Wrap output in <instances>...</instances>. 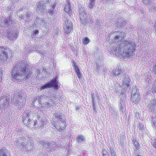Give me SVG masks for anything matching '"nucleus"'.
I'll use <instances>...</instances> for the list:
<instances>
[{
    "mask_svg": "<svg viewBox=\"0 0 156 156\" xmlns=\"http://www.w3.org/2000/svg\"><path fill=\"white\" fill-rule=\"evenodd\" d=\"M39 20V18L38 17H37L36 20V21H38V20Z\"/></svg>",
    "mask_w": 156,
    "mask_h": 156,
    "instance_id": "nucleus-64",
    "label": "nucleus"
},
{
    "mask_svg": "<svg viewBox=\"0 0 156 156\" xmlns=\"http://www.w3.org/2000/svg\"><path fill=\"white\" fill-rule=\"evenodd\" d=\"M95 0H90L89 4V7L90 8H92L95 4Z\"/></svg>",
    "mask_w": 156,
    "mask_h": 156,
    "instance_id": "nucleus-42",
    "label": "nucleus"
},
{
    "mask_svg": "<svg viewBox=\"0 0 156 156\" xmlns=\"http://www.w3.org/2000/svg\"><path fill=\"white\" fill-rule=\"evenodd\" d=\"M33 16V14L31 12H26L25 15V17L27 19L26 21L29 22L31 20Z\"/></svg>",
    "mask_w": 156,
    "mask_h": 156,
    "instance_id": "nucleus-29",
    "label": "nucleus"
},
{
    "mask_svg": "<svg viewBox=\"0 0 156 156\" xmlns=\"http://www.w3.org/2000/svg\"><path fill=\"white\" fill-rule=\"evenodd\" d=\"M38 98L41 101V104L42 103H46L47 101V99H48V98H46L45 96L44 95H40L38 96Z\"/></svg>",
    "mask_w": 156,
    "mask_h": 156,
    "instance_id": "nucleus-30",
    "label": "nucleus"
},
{
    "mask_svg": "<svg viewBox=\"0 0 156 156\" xmlns=\"http://www.w3.org/2000/svg\"><path fill=\"white\" fill-rule=\"evenodd\" d=\"M149 9L150 12L154 13L156 12V6L154 5L150 8Z\"/></svg>",
    "mask_w": 156,
    "mask_h": 156,
    "instance_id": "nucleus-39",
    "label": "nucleus"
},
{
    "mask_svg": "<svg viewBox=\"0 0 156 156\" xmlns=\"http://www.w3.org/2000/svg\"><path fill=\"white\" fill-rule=\"evenodd\" d=\"M18 34L16 32H12L9 33L8 36V38L11 40H15L17 38Z\"/></svg>",
    "mask_w": 156,
    "mask_h": 156,
    "instance_id": "nucleus-20",
    "label": "nucleus"
},
{
    "mask_svg": "<svg viewBox=\"0 0 156 156\" xmlns=\"http://www.w3.org/2000/svg\"><path fill=\"white\" fill-rule=\"evenodd\" d=\"M45 96L46 98H50V99H51V97H52V94L51 91H50L48 92V93Z\"/></svg>",
    "mask_w": 156,
    "mask_h": 156,
    "instance_id": "nucleus-46",
    "label": "nucleus"
},
{
    "mask_svg": "<svg viewBox=\"0 0 156 156\" xmlns=\"http://www.w3.org/2000/svg\"><path fill=\"white\" fill-rule=\"evenodd\" d=\"M109 149V152L111 156H117L116 153L113 147H110Z\"/></svg>",
    "mask_w": 156,
    "mask_h": 156,
    "instance_id": "nucleus-34",
    "label": "nucleus"
},
{
    "mask_svg": "<svg viewBox=\"0 0 156 156\" xmlns=\"http://www.w3.org/2000/svg\"><path fill=\"white\" fill-rule=\"evenodd\" d=\"M80 22L81 24L83 25H86L87 23H88V20H87V19L84 18H80Z\"/></svg>",
    "mask_w": 156,
    "mask_h": 156,
    "instance_id": "nucleus-36",
    "label": "nucleus"
},
{
    "mask_svg": "<svg viewBox=\"0 0 156 156\" xmlns=\"http://www.w3.org/2000/svg\"><path fill=\"white\" fill-rule=\"evenodd\" d=\"M64 24L63 26V29L65 32L67 34L69 33L72 29L73 27L72 22L69 20H67L64 21Z\"/></svg>",
    "mask_w": 156,
    "mask_h": 156,
    "instance_id": "nucleus-9",
    "label": "nucleus"
},
{
    "mask_svg": "<svg viewBox=\"0 0 156 156\" xmlns=\"http://www.w3.org/2000/svg\"><path fill=\"white\" fill-rule=\"evenodd\" d=\"M132 140V142L133 144L135 147H136V148H138L139 147V143L136 141V140L134 138H133Z\"/></svg>",
    "mask_w": 156,
    "mask_h": 156,
    "instance_id": "nucleus-37",
    "label": "nucleus"
},
{
    "mask_svg": "<svg viewBox=\"0 0 156 156\" xmlns=\"http://www.w3.org/2000/svg\"><path fill=\"white\" fill-rule=\"evenodd\" d=\"M142 2L145 5H147L150 2L151 0H142Z\"/></svg>",
    "mask_w": 156,
    "mask_h": 156,
    "instance_id": "nucleus-47",
    "label": "nucleus"
},
{
    "mask_svg": "<svg viewBox=\"0 0 156 156\" xmlns=\"http://www.w3.org/2000/svg\"><path fill=\"white\" fill-rule=\"evenodd\" d=\"M96 65L97 67L96 69L94 70V71L98 74H99L101 72V70H102V68L103 67V65L99 64L97 62H96Z\"/></svg>",
    "mask_w": 156,
    "mask_h": 156,
    "instance_id": "nucleus-26",
    "label": "nucleus"
},
{
    "mask_svg": "<svg viewBox=\"0 0 156 156\" xmlns=\"http://www.w3.org/2000/svg\"><path fill=\"white\" fill-rule=\"evenodd\" d=\"M80 72V71L79 69H78L76 70L75 71V72L76 73H78Z\"/></svg>",
    "mask_w": 156,
    "mask_h": 156,
    "instance_id": "nucleus-58",
    "label": "nucleus"
},
{
    "mask_svg": "<svg viewBox=\"0 0 156 156\" xmlns=\"http://www.w3.org/2000/svg\"><path fill=\"white\" fill-rule=\"evenodd\" d=\"M55 7L54 5H52L51 8L49 10V13L51 14H53L54 13V9Z\"/></svg>",
    "mask_w": 156,
    "mask_h": 156,
    "instance_id": "nucleus-44",
    "label": "nucleus"
},
{
    "mask_svg": "<svg viewBox=\"0 0 156 156\" xmlns=\"http://www.w3.org/2000/svg\"><path fill=\"white\" fill-rule=\"evenodd\" d=\"M54 121L56 123L60 122L62 120L64 119V115L58 112H55L53 116Z\"/></svg>",
    "mask_w": 156,
    "mask_h": 156,
    "instance_id": "nucleus-11",
    "label": "nucleus"
},
{
    "mask_svg": "<svg viewBox=\"0 0 156 156\" xmlns=\"http://www.w3.org/2000/svg\"><path fill=\"white\" fill-rule=\"evenodd\" d=\"M34 144L33 140L29 138L25 143H24L23 147L22 148L23 151H26L32 149L34 146Z\"/></svg>",
    "mask_w": 156,
    "mask_h": 156,
    "instance_id": "nucleus-6",
    "label": "nucleus"
},
{
    "mask_svg": "<svg viewBox=\"0 0 156 156\" xmlns=\"http://www.w3.org/2000/svg\"><path fill=\"white\" fill-rule=\"evenodd\" d=\"M10 99L7 97H5L0 99V108H7L10 105Z\"/></svg>",
    "mask_w": 156,
    "mask_h": 156,
    "instance_id": "nucleus-8",
    "label": "nucleus"
},
{
    "mask_svg": "<svg viewBox=\"0 0 156 156\" xmlns=\"http://www.w3.org/2000/svg\"><path fill=\"white\" fill-rule=\"evenodd\" d=\"M92 23L94 22L93 20H92V18H90V20H89L88 23Z\"/></svg>",
    "mask_w": 156,
    "mask_h": 156,
    "instance_id": "nucleus-56",
    "label": "nucleus"
},
{
    "mask_svg": "<svg viewBox=\"0 0 156 156\" xmlns=\"http://www.w3.org/2000/svg\"><path fill=\"white\" fill-rule=\"evenodd\" d=\"M89 41V39L87 37H86L83 39L82 42L84 44H87Z\"/></svg>",
    "mask_w": 156,
    "mask_h": 156,
    "instance_id": "nucleus-43",
    "label": "nucleus"
},
{
    "mask_svg": "<svg viewBox=\"0 0 156 156\" xmlns=\"http://www.w3.org/2000/svg\"><path fill=\"white\" fill-rule=\"evenodd\" d=\"M136 156H142V155H141V154L140 153H139L138 154H136Z\"/></svg>",
    "mask_w": 156,
    "mask_h": 156,
    "instance_id": "nucleus-62",
    "label": "nucleus"
},
{
    "mask_svg": "<svg viewBox=\"0 0 156 156\" xmlns=\"http://www.w3.org/2000/svg\"><path fill=\"white\" fill-rule=\"evenodd\" d=\"M31 37L32 38H34L36 37L35 35L33 33V34L31 35Z\"/></svg>",
    "mask_w": 156,
    "mask_h": 156,
    "instance_id": "nucleus-59",
    "label": "nucleus"
},
{
    "mask_svg": "<svg viewBox=\"0 0 156 156\" xmlns=\"http://www.w3.org/2000/svg\"><path fill=\"white\" fill-rule=\"evenodd\" d=\"M138 128L140 133L141 131V132H143L144 130V125L142 124L141 123H140L139 124Z\"/></svg>",
    "mask_w": 156,
    "mask_h": 156,
    "instance_id": "nucleus-41",
    "label": "nucleus"
},
{
    "mask_svg": "<svg viewBox=\"0 0 156 156\" xmlns=\"http://www.w3.org/2000/svg\"><path fill=\"white\" fill-rule=\"evenodd\" d=\"M23 123L30 128H34V122L33 120H32L30 118L27 120H24Z\"/></svg>",
    "mask_w": 156,
    "mask_h": 156,
    "instance_id": "nucleus-19",
    "label": "nucleus"
},
{
    "mask_svg": "<svg viewBox=\"0 0 156 156\" xmlns=\"http://www.w3.org/2000/svg\"><path fill=\"white\" fill-rule=\"evenodd\" d=\"M20 18L21 19H23V15H21L20 16H19Z\"/></svg>",
    "mask_w": 156,
    "mask_h": 156,
    "instance_id": "nucleus-63",
    "label": "nucleus"
},
{
    "mask_svg": "<svg viewBox=\"0 0 156 156\" xmlns=\"http://www.w3.org/2000/svg\"><path fill=\"white\" fill-rule=\"evenodd\" d=\"M79 13L80 14V18L85 17L86 15V13L85 12V9L83 8H81L79 10Z\"/></svg>",
    "mask_w": 156,
    "mask_h": 156,
    "instance_id": "nucleus-31",
    "label": "nucleus"
},
{
    "mask_svg": "<svg viewBox=\"0 0 156 156\" xmlns=\"http://www.w3.org/2000/svg\"><path fill=\"white\" fill-rule=\"evenodd\" d=\"M21 98V93L20 92L15 93L13 97L12 101L18 108H20L23 106V102Z\"/></svg>",
    "mask_w": 156,
    "mask_h": 156,
    "instance_id": "nucleus-3",
    "label": "nucleus"
},
{
    "mask_svg": "<svg viewBox=\"0 0 156 156\" xmlns=\"http://www.w3.org/2000/svg\"><path fill=\"white\" fill-rule=\"evenodd\" d=\"M2 72L0 68V81L2 80Z\"/></svg>",
    "mask_w": 156,
    "mask_h": 156,
    "instance_id": "nucleus-51",
    "label": "nucleus"
},
{
    "mask_svg": "<svg viewBox=\"0 0 156 156\" xmlns=\"http://www.w3.org/2000/svg\"><path fill=\"white\" fill-rule=\"evenodd\" d=\"M64 9L65 12H67L70 16L71 15V14H72L70 6V4L68 1H67V3L66 4Z\"/></svg>",
    "mask_w": 156,
    "mask_h": 156,
    "instance_id": "nucleus-22",
    "label": "nucleus"
},
{
    "mask_svg": "<svg viewBox=\"0 0 156 156\" xmlns=\"http://www.w3.org/2000/svg\"><path fill=\"white\" fill-rule=\"evenodd\" d=\"M38 98V96L36 97V99L33 102L34 105L36 107H39L42 105L41 101Z\"/></svg>",
    "mask_w": 156,
    "mask_h": 156,
    "instance_id": "nucleus-28",
    "label": "nucleus"
},
{
    "mask_svg": "<svg viewBox=\"0 0 156 156\" xmlns=\"http://www.w3.org/2000/svg\"><path fill=\"white\" fill-rule=\"evenodd\" d=\"M41 21L42 22V23H44L45 22H44V19L43 18H42V19H41Z\"/></svg>",
    "mask_w": 156,
    "mask_h": 156,
    "instance_id": "nucleus-60",
    "label": "nucleus"
},
{
    "mask_svg": "<svg viewBox=\"0 0 156 156\" xmlns=\"http://www.w3.org/2000/svg\"><path fill=\"white\" fill-rule=\"evenodd\" d=\"M33 115L32 112L29 111H27L23 112L22 115L23 122H24V120H27L30 119L29 117Z\"/></svg>",
    "mask_w": 156,
    "mask_h": 156,
    "instance_id": "nucleus-18",
    "label": "nucleus"
},
{
    "mask_svg": "<svg viewBox=\"0 0 156 156\" xmlns=\"http://www.w3.org/2000/svg\"><path fill=\"white\" fill-rule=\"evenodd\" d=\"M130 79L129 78L128 76L126 75L124 76V79L123 80V85L125 86V87L128 88L129 86V82Z\"/></svg>",
    "mask_w": 156,
    "mask_h": 156,
    "instance_id": "nucleus-21",
    "label": "nucleus"
},
{
    "mask_svg": "<svg viewBox=\"0 0 156 156\" xmlns=\"http://www.w3.org/2000/svg\"><path fill=\"white\" fill-rule=\"evenodd\" d=\"M153 146L155 148H156V139L153 142Z\"/></svg>",
    "mask_w": 156,
    "mask_h": 156,
    "instance_id": "nucleus-55",
    "label": "nucleus"
},
{
    "mask_svg": "<svg viewBox=\"0 0 156 156\" xmlns=\"http://www.w3.org/2000/svg\"><path fill=\"white\" fill-rule=\"evenodd\" d=\"M73 66L74 68V69L75 71L79 69V67L76 64L75 61H73Z\"/></svg>",
    "mask_w": 156,
    "mask_h": 156,
    "instance_id": "nucleus-45",
    "label": "nucleus"
},
{
    "mask_svg": "<svg viewBox=\"0 0 156 156\" xmlns=\"http://www.w3.org/2000/svg\"><path fill=\"white\" fill-rule=\"evenodd\" d=\"M102 70L103 72H104L105 73H106L107 71V69H106V68H105L104 66L102 68Z\"/></svg>",
    "mask_w": 156,
    "mask_h": 156,
    "instance_id": "nucleus-52",
    "label": "nucleus"
},
{
    "mask_svg": "<svg viewBox=\"0 0 156 156\" xmlns=\"http://www.w3.org/2000/svg\"><path fill=\"white\" fill-rule=\"evenodd\" d=\"M39 33V31L37 30H35L34 31L33 34H34L36 36L37 34Z\"/></svg>",
    "mask_w": 156,
    "mask_h": 156,
    "instance_id": "nucleus-50",
    "label": "nucleus"
},
{
    "mask_svg": "<svg viewBox=\"0 0 156 156\" xmlns=\"http://www.w3.org/2000/svg\"><path fill=\"white\" fill-rule=\"evenodd\" d=\"M116 34H115V37L114 38L113 41L117 42L120 41L123 39L125 36V33L123 32H118Z\"/></svg>",
    "mask_w": 156,
    "mask_h": 156,
    "instance_id": "nucleus-15",
    "label": "nucleus"
},
{
    "mask_svg": "<svg viewBox=\"0 0 156 156\" xmlns=\"http://www.w3.org/2000/svg\"><path fill=\"white\" fill-rule=\"evenodd\" d=\"M121 19H118V22L114 24V27H115V29H118L121 26H122L124 23V21L123 20L122 21L120 20Z\"/></svg>",
    "mask_w": 156,
    "mask_h": 156,
    "instance_id": "nucleus-27",
    "label": "nucleus"
},
{
    "mask_svg": "<svg viewBox=\"0 0 156 156\" xmlns=\"http://www.w3.org/2000/svg\"><path fill=\"white\" fill-rule=\"evenodd\" d=\"M92 18V17L90 15H88L87 16V20H88V22L89 21V20H90V18Z\"/></svg>",
    "mask_w": 156,
    "mask_h": 156,
    "instance_id": "nucleus-54",
    "label": "nucleus"
},
{
    "mask_svg": "<svg viewBox=\"0 0 156 156\" xmlns=\"http://www.w3.org/2000/svg\"><path fill=\"white\" fill-rule=\"evenodd\" d=\"M122 73V71L120 69H116L113 71V73L115 76H118Z\"/></svg>",
    "mask_w": 156,
    "mask_h": 156,
    "instance_id": "nucleus-32",
    "label": "nucleus"
},
{
    "mask_svg": "<svg viewBox=\"0 0 156 156\" xmlns=\"http://www.w3.org/2000/svg\"><path fill=\"white\" fill-rule=\"evenodd\" d=\"M7 51L5 48L0 47V59L2 61L6 60L8 56Z\"/></svg>",
    "mask_w": 156,
    "mask_h": 156,
    "instance_id": "nucleus-12",
    "label": "nucleus"
},
{
    "mask_svg": "<svg viewBox=\"0 0 156 156\" xmlns=\"http://www.w3.org/2000/svg\"><path fill=\"white\" fill-rule=\"evenodd\" d=\"M92 106H93V111L94 112H96L97 111H96V109L95 105H92Z\"/></svg>",
    "mask_w": 156,
    "mask_h": 156,
    "instance_id": "nucleus-53",
    "label": "nucleus"
},
{
    "mask_svg": "<svg viewBox=\"0 0 156 156\" xmlns=\"http://www.w3.org/2000/svg\"><path fill=\"white\" fill-rule=\"evenodd\" d=\"M12 76V78L16 80L29 78L31 76L29 65L26 62H22L17 64L13 70Z\"/></svg>",
    "mask_w": 156,
    "mask_h": 156,
    "instance_id": "nucleus-2",
    "label": "nucleus"
},
{
    "mask_svg": "<svg viewBox=\"0 0 156 156\" xmlns=\"http://www.w3.org/2000/svg\"><path fill=\"white\" fill-rule=\"evenodd\" d=\"M119 107L120 111L123 112L124 108L125 107V104L123 101L120 102V104L119 105Z\"/></svg>",
    "mask_w": 156,
    "mask_h": 156,
    "instance_id": "nucleus-35",
    "label": "nucleus"
},
{
    "mask_svg": "<svg viewBox=\"0 0 156 156\" xmlns=\"http://www.w3.org/2000/svg\"><path fill=\"white\" fill-rule=\"evenodd\" d=\"M56 124L57 125L54 126L59 131H63L66 128V126L64 120H62L60 122L57 123Z\"/></svg>",
    "mask_w": 156,
    "mask_h": 156,
    "instance_id": "nucleus-16",
    "label": "nucleus"
},
{
    "mask_svg": "<svg viewBox=\"0 0 156 156\" xmlns=\"http://www.w3.org/2000/svg\"><path fill=\"white\" fill-rule=\"evenodd\" d=\"M36 11L39 13H43L45 11V7L43 1H39L36 4Z\"/></svg>",
    "mask_w": 156,
    "mask_h": 156,
    "instance_id": "nucleus-10",
    "label": "nucleus"
},
{
    "mask_svg": "<svg viewBox=\"0 0 156 156\" xmlns=\"http://www.w3.org/2000/svg\"><path fill=\"white\" fill-rule=\"evenodd\" d=\"M77 141L79 143H83L85 141L84 136L82 134L78 135L76 139Z\"/></svg>",
    "mask_w": 156,
    "mask_h": 156,
    "instance_id": "nucleus-23",
    "label": "nucleus"
},
{
    "mask_svg": "<svg viewBox=\"0 0 156 156\" xmlns=\"http://www.w3.org/2000/svg\"><path fill=\"white\" fill-rule=\"evenodd\" d=\"M22 140L21 139H20L19 140H18L16 142V145L18 147H22V148L23 147V145H24V143L22 141Z\"/></svg>",
    "mask_w": 156,
    "mask_h": 156,
    "instance_id": "nucleus-33",
    "label": "nucleus"
},
{
    "mask_svg": "<svg viewBox=\"0 0 156 156\" xmlns=\"http://www.w3.org/2000/svg\"><path fill=\"white\" fill-rule=\"evenodd\" d=\"M139 91L136 87L133 88L132 90L131 100L134 103H137L140 100Z\"/></svg>",
    "mask_w": 156,
    "mask_h": 156,
    "instance_id": "nucleus-5",
    "label": "nucleus"
},
{
    "mask_svg": "<svg viewBox=\"0 0 156 156\" xmlns=\"http://www.w3.org/2000/svg\"><path fill=\"white\" fill-rule=\"evenodd\" d=\"M54 105V103L52 101V100L48 98L47 99L46 104H45V107H52Z\"/></svg>",
    "mask_w": 156,
    "mask_h": 156,
    "instance_id": "nucleus-25",
    "label": "nucleus"
},
{
    "mask_svg": "<svg viewBox=\"0 0 156 156\" xmlns=\"http://www.w3.org/2000/svg\"><path fill=\"white\" fill-rule=\"evenodd\" d=\"M153 88L154 91L156 92V80L155 81L154 84V85Z\"/></svg>",
    "mask_w": 156,
    "mask_h": 156,
    "instance_id": "nucleus-48",
    "label": "nucleus"
},
{
    "mask_svg": "<svg viewBox=\"0 0 156 156\" xmlns=\"http://www.w3.org/2000/svg\"><path fill=\"white\" fill-rule=\"evenodd\" d=\"M147 107L150 111L154 112L156 110V99L151 101L147 105Z\"/></svg>",
    "mask_w": 156,
    "mask_h": 156,
    "instance_id": "nucleus-17",
    "label": "nucleus"
},
{
    "mask_svg": "<svg viewBox=\"0 0 156 156\" xmlns=\"http://www.w3.org/2000/svg\"><path fill=\"white\" fill-rule=\"evenodd\" d=\"M135 41L131 39L125 40L116 46L109 48L108 50L116 56H122L123 57H129L133 55L136 50Z\"/></svg>",
    "mask_w": 156,
    "mask_h": 156,
    "instance_id": "nucleus-1",
    "label": "nucleus"
},
{
    "mask_svg": "<svg viewBox=\"0 0 156 156\" xmlns=\"http://www.w3.org/2000/svg\"><path fill=\"white\" fill-rule=\"evenodd\" d=\"M112 112V114L113 115H115L116 114V112L115 111L113 110V112Z\"/></svg>",
    "mask_w": 156,
    "mask_h": 156,
    "instance_id": "nucleus-57",
    "label": "nucleus"
},
{
    "mask_svg": "<svg viewBox=\"0 0 156 156\" xmlns=\"http://www.w3.org/2000/svg\"><path fill=\"white\" fill-rule=\"evenodd\" d=\"M14 21L13 20L12 16L9 15V16L5 17L2 26L4 28L10 27L14 24Z\"/></svg>",
    "mask_w": 156,
    "mask_h": 156,
    "instance_id": "nucleus-7",
    "label": "nucleus"
},
{
    "mask_svg": "<svg viewBox=\"0 0 156 156\" xmlns=\"http://www.w3.org/2000/svg\"><path fill=\"white\" fill-rule=\"evenodd\" d=\"M80 108L78 107H76V110H78L80 109Z\"/></svg>",
    "mask_w": 156,
    "mask_h": 156,
    "instance_id": "nucleus-61",
    "label": "nucleus"
},
{
    "mask_svg": "<svg viewBox=\"0 0 156 156\" xmlns=\"http://www.w3.org/2000/svg\"><path fill=\"white\" fill-rule=\"evenodd\" d=\"M101 153L102 156H109L108 152L106 150L104 149H102Z\"/></svg>",
    "mask_w": 156,
    "mask_h": 156,
    "instance_id": "nucleus-40",
    "label": "nucleus"
},
{
    "mask_svg": "<svg viewBox=\"0 0 156 156\" xmlns=\"http://www.w3.org/2000/svg\"><path fill=\"white\" fill-rule=\"evenodd\" d=\"M76 74L79 78H82V75L81 74L80 72L78 73H76Z\"/></svg>",
    "mask_w": 156,
    "mask_h": 156,
    "instance_id": "nucleus-49",
    "label": "nucleus"
},
{
    "mask_svg": "<svg viewBox=\"0 0 156 156\" xmlns=\"http://www.w3.org/2000/svg\"><path fill=\"white\" fill-rule=\"evenodd\" d=\"M91 98L92 105H96V102L95 101V96L94 93H91Z\"/></svg>",
    "mask_w": 156,
    "mask_h": 156,
    "instance_id": "nucleus-38",
    "label": "nucleus"
},
{
    "mask_svg": "<svg viewBox=\"0 0 156 156\" xmlns=\"http://www.w3.org/2000/svg\"><path fill=\"white\" fill-rule=\"evenodd\" d=\"M34 122V128H40L43 127L44 125V121L43 118L39 117L37 118V119Z\"/></svg>",
    "mask_w": 156,
    "mask_h": 156,
    "instance_id": "nucleus-13",
    "label": "nucleus"
},
{
    "mask_svg": "<svg viewBox=\"0 0 156 156\" xmlns=\"http://www.w3.org/2000/svg\"><path fill=\"white\" fill-rule=\"evenodd\" d=\"M39 142L46 148H51L53 149L55 148V145L53 142H48L47 141H39Z\"/></svg>",
    "mask_w": 156,
    "mask_h": 156,
    "instance_id": "nucleus-14",
    "label": "nucleus"
},
{
    "mask_svg": "<svg viewBox=\"0 0 156 156\" xmlns=\"http://www.w3.org/2000/svg\"><path fill=\"white\" fill-rule=\"evenodd\" d=\"M0 156H10L9 153L5 148L0 149Z\"/></svg>",
    "mask_w": 156,
    "mask_h": 156,
    "instance_id": "nucleus-24",
    "label": "nucleus"
},
{
    "mask_svg": "<svg viewBox=\"0 0 156 156\" xmlns=\"http://www.w3.org/2000/svg\"><path fill=\"white\" fill-rule=\"evenodd\" d=\"M58 82L56 79H54L50 82L41 86L40 88V90H42L45 88H50L52 87H53L55 90H57L58 89Z\"/></svg>",
    "mask_w": 156,
    "mask_h": 156,
    "instance_id": "nucleus-4",
    "label": "nucleus"
}]
</instances>
